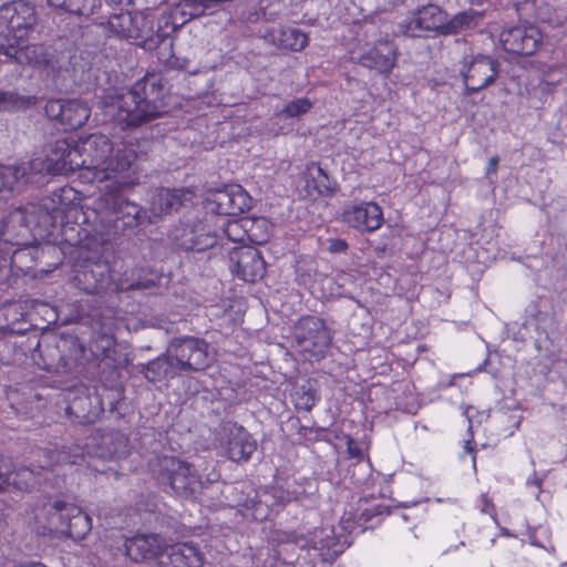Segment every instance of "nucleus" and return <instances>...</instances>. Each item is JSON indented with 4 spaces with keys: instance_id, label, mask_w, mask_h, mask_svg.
<instances>
[{
    "instance_id": "nucleus-35",
    "label": "nucleus",
    "mask_w": 567,
    "mask_h": 567,
    "mask_svg": "<svg viewBox=\"0 0 567 567\" xmlns=\"http://www.w3.org/2000/svg\"><path fill=\"white\" fill-rule=\"evenodd\" d=\"M25 173L24 167L0 165V194L12 192Z\"/></svg>"
},
{
    "instance_id": "nucleus-19",
    "label": "nucleus",
    "mask_w": 567,
    "mask_h": 567,
    "mask_svg": "<svg viewBox=\"0 0 567 567\" xmlns=\"http://www.w3.org/2000/svg\"><path fill=\"white\" fill-rule=\"evenodd\" d=\"M0 53L13 59L21 65H30L35 69H44L49 64L48 52L41 44H27V40L20 44L16 42H0Z\"/></svg>"
},
{
    "instance_id": "nucleus-25",
    "label": "nucleus",
    "mask_w": 567,
    "mask_h": 567,
    "mask_svg": "<svg viewBox=\"0 0 567 567\" xmlns=\"http://www.w3.org/2000/svg\"><path fill=\"white\" fill-rule=\"evenodd\" d=\"M218 235L199 223L183 230L179 246L185 250L204 251L215 246Z\"/></svg>"
},
{
    "instance_id": "nucleus-9",
    "label": "nucleus",
    "mask_w": 567,
    "mask_h": 567,
    "mask_svg": "<svg viewBox=\"0 0 567 567\" xmlns=\"http://www.w3.org/2000/svg\"><path fill=\"white\" fill-rule=\"evenodd\" d=\"M48 528L80 542L90 533L92 520L80 507L56 502L49 511Z\"/></svg>"
},
{
    "instance_id": "nucleus-36",
    "label": "nucleus",
    "mask_w": 567,
    "mask_h": 567,
    "mask_svg": "<svg viewBox=\"0 0 567 567\" xmlns=\"http://www.w3.org/2000/svg\"><path fill=\"white\" fill-rule=\"evenodd\" d=\"M34 103L31 96H20L13 92L0 91V109L3 111L24 110Z\"/></svg>"
},
{
    "instance_id": "nucleus-4",
    "label": "nucleus",
    "mask_w": 567,
    "mask_h": 567,
    "mask_svg": "<svg viewBox=\"0 0 567 567\" xmlns=\"http://www.w3.org/2000/svg\"><path fill=\"white\" fill-rule=\"evenodd\" d=\"M24 219L22 210H17L3 221L0 231V268L10 266L23 271L32 267L31 249L17 237L24 236L28 227L21 225Z\"/></svg>"
},
{
    "instance_id": "nucleus-52",
    "label": "nucleus",
    "mask_w": 567,
    "mask_h": 567,
    "mask_svg": "<svg viewBox=\"0 0 567 567\" xmlns=\"http://www.w3.org/2000/svg\"><path fill=\"white\" fill-rule=\"evenodd\" d=\"M475 461H476V457L475 455H473V465L475 466Z\"/></svg>"
},
{
    "instance_id": "nucleus-32",
    "label": "nucleus",
    "mask_w": 567,
    "mask_h": 567,
    "mask_svg": "<svg viewBox=\"0 0 567 567\" xmlns=\"http://www.w3.org/2000/svg\"><path fill=\"white\" fill-rule=\"evenodd\" d=\"M478 18H481V14L474 10L462 11L452 19L446 18L444 35L456 34L465 28H470Z\"/></svg>"
},
{
    "instance_id": "nucleus-16",
    "label": "nucleus",
    "mask_w": 567,
    "mask_h": 567,
    "mask_svg": "<svg viewBox=\"0 0 567 567\" xmlns=\"http://www.w3.org/2000/svg\"><path fill=\"white\" fill-rule=\"evenodd\" d=\"M231 270L243 280L255 282L266 272V264L261 254L251 246L234 248L230 252Z\"/></svg>"
},
{
    "instance_id": "nucleus-3",
    "label": "nucleus",
    "mask_w": 567,
    "mask_h": 567,
    "mask_svg": "<svg viewBox=\"0 0 567 567\" xmlns=\"http://www.w3.org/2000/svg\"><path fill=\"white\" fill-rule=\"evenodd\" d=\"M148 466L153 477L159 484L169 486L177 495L192 496L203 487L196 471L175 456H156L150 461Z\"/></svg>"
},
{
    "instance_id": "nucleus-7",
    "label": "nucleus",
    "mask_w": 567,
    "mask_h": 567,
    "mask_svg": "<svg viewBox=\"0 0 567 567\" xmlns=\"http://www.w3.org/2000/svg\"><path fill=\"white\" fill-rule=\"evenodd\" d=\"M167 357L178 371H200L213 361L208 343L195 337L174 339L167 348Z\"/></svg>"
},
{
    "instance_id": "nucleus-42",
    "label": "nucleus",
    "mask_w": 567,
    "mask_h": 567,
    "mask_svg": "<svg viewBox=\"0 0 567 567\" xmlns=\"http://www.w3.org/2000/svg\"><path fill=\"white\" fill-rule=\"evenodd\" d=\"M12 471V460L0 454V489L9 486V475Z\"/></svg>"
},
{
    "instance_id": "nucleus-46",
    "label": "nucleus",
    "mask_w": 567,
    "mask_h": 567,
    "mask_svg": "<svg viewBox=\"0 0 567 567\" xmlns=\"http://www.w3.org/2000/svg\"><path fill=\"white\" fill-rule=\"evenodd\" d=\"M348 249V244L343 239H331L329 241L330 252H343Z\"/></svg>"
},
{
    "instance_id": "nucleus-50",
    "label": "nucleus",
    "mask_w": 567,
    "mask_h": 567,
    "mask_svg": "<svg viewBox=\"0 0 567 567\" xmlns=\"http://www.w3.org/2000/svg\"><path fill=\"white\" fill-rule=\"evenodd\" d=\"M473 4H481L483 3L485 0H470Z\"/></svg>"
},
{
    "instance_id": "nucleus-40",
    "label": "nucleus",
    "mask_w": 567,
    "mask_h": 567,
    "mask_svg": "<svg viewBox=\"0 0 567 567\" xmlns=\"http://www.w3.org/2000/svg\"><path fill=\"white\" fill-rule=\"evenodd\" d=\"M74 280L81 286V289L87 293L97 292L100 286L92 270H84L74 276Z\"/></svg>"
},
{
    "instance_id": "nucleus-2",
    "label": "nucleus",
    "mask_w": 567,
    "mask_h": 567,
    "mask_svg": "<svg viewBox=\"0 0 567 567\" xmlns=\"http://www.w3.org/2000/svg\"><path fill=\"white\" fill-rule=\"evenodd\" d=\"M164 86L161 79L146 75L137 81L130 91L107 95L104 101L105 113L121 125L137 126L161 114Z\"/></svg>"
},
{
    "instance_id": "nucleus-22",
    "label": "nucleus",
    "mask_w": 567,
    "mask_h": 567,
    "mask_svg": "<svg viewBox=\"0 0 567 567\" xmlns=\"http://www.w3.org/2000/svg\"><path fill=\"white\" fill-rule=\"evenodd\" d=\"M190 193L184 189H157L153 194L150 204V216L157 218L183 206L189 200Z\"/></svg>"
},
{
    "instance_id": "nucleus-6",
    "label": "nucleus",
    "mask_w": 567,
    "mask_h": 567,
    "mask_svg": "<svg viewBox=\"0 0 567 567\" xmlns=\"http://www.w3.org/2000/svg\"><path fill=\"white\" fill-rule=\"evenodd\" d=\"M78 141L58 140L43 154H39L29 162L30 171L35 174H68L79 168Z\"/></svg>"
},
{
    "instance_id": "nucleus-47",
    "label": "nucleus",
    "mask_w": 567,
    "mask_h": 567,
    "mask_svg": "<svg viewBox=\"0 0 567 567\" xmlns=\"http://www.w3.org/2000/svg\"><path fill=\"white\" fill-rule=\"evenodd\" d=\"M498 156H493L489 158L488 164L486 166V176L494 175L498 168Z\"/></svg>"
},
{
    "instance_id": "nucleus-38",
    "label": "nucleus",
    "mask_w": 567,
    "mask_h": 567,
    "mask_svg": "<svg viewBox=\"0 0 567 567\" xmlns=\"http://www.w3.org/2000/svg\"><path fill=\"white\" fill-rule=\"evenodd\" d=\"M312 107V102L307 97L296 99L289 102L280 112V117H297L309 112Z\"/></svg>"
},
{
    "instance_id": "nucleus-18",
    "label": "nucleus",
    "mask_w": 567,
    "mask_h": 567,
    "mask_svg": "<svg viewBox=\"0 0 567 567\" xmlns=\"http://www.w3.org/2000/svg\"><path fill=\"white\" fill-rule=\"evenodd\" d=\"M467 94L478 92L492 84L497 76L496 62L486 55L475 56L462 71Z\"/></svg>"
},
{
    "instance_id": "nucleus-27",
    "label": "nucleus",
    "mask_w": 567,
    "mask_h": 567,
    "mask_svg": "<svg viewBox=\"0 0 567 567\" xmlns=\"http://www.w3.org/2000/svg\"><path fill=\"white\" fill-rule=\"evenodd\" d=\"M306 185L318 195H332L336 192V185L330 181L327 172L316 163L307 166Z\"/></svg>"
},
{
    "instance_id": "nucleus-17",
    "label": "nucleus",
    "mask_w": 567,
    "mask_h": 567,
    "mask_svg": "<svg viewBox=\"0 0 567 567\" xmlns=\"http://www.w3.org/2000/svg\"><path fill=\"white\" fill-rule=\"evenodd\" d=\"M398 60V49L390 40H378L357 59V62L380 74H390Z\"/></svg>"
},
{
    "instance_id": "nucleus-30",
    "label": "nucleus",
    "mask_w": 567,
    "mask_h": 567,
    "mask_svg": "<svg viewBox=\"0 0 567 567\" xmlns=\"http://www.w3.org/2000/svg\"><path fill=\"white\" fill-rule=\"evenodd\" d=\"M246 226V217H241L239 219H226L221 225V231L229 241L243 244V246H248Z\"/></svg>"
},
{
    "instance_id": "nucleus-23",
    "label": "nucleus",
    "mask_w": 567,
    "mask_h": 567,
    "mask_svg": "<svg viewBox=\"0 0 567 567\" xmlns=\"http://www.w3.org/2000/svg\"><path fill=\"white\" fill-rule=\"evenodd\" d=\"M257 443L241 426H235L229 431L226 441V454L234 462H246L256 451Z\"/></svg>"
},
{
    "instance_id": "nucleus-11",
    "label": "nucleus",
    "mask_w": 567,
    "mask_h": 567,
    "mask_svg": "<svg viewBox=\"0 0 567 567\" xmlns=\"http://www.w3.org/2000/svg\"><path fill=\"white\" fill-rule=\"evenodd\" d=\"M251 207V197L238 184L226 185L221 189L210 192L206 198L209 213L220 216H236Z\"/></svg>"
},
{
    "instance_id": "nucleus-26",
    "label": "nucleus",
    "mask_w": 567,
    "mask_h": 567,
    "mask_svg": "<svg viewBox=\"0 0 567 567\" xmlns=\"http://www.w3.org/2000/svg\"><path fill=\"white\" fill-rule=\"evenodd\" d=\"M51 205L44 204L49 214L56 218L59 214L65 215L81 202V195L71 186H63L54 190L50 197Z\"/></svg>"
},
{
    "instance_id": "nucleus-20",
    "label": "nucleus",
    "mask_w": 567,
    "mask_h": 567,
    "mask_svg": "<svg viewBox=\"0 0 567 567\" xmlns=\"http://www.w3.org/2000/svg\"><path fill=\"white\" fill-rule=\"evenodd\" d=\"M125 553L127 557L136 563H148L163 554L164 544L162 538L155 534L135 535L125 540Z\"/></svg>"
},
{
    "instance_id": "nucleus-29",
    "label": "nucleus",
    "mask_w": 567,
    "mask_h": 567,
    "mask_svg": "<svg viewBox=\"0 0 567 567\" xmlns=\"http://www.w3.org/2000/svg\"><path fill=\"white\" fill-rule=\"evenodd\" d=\"M248 243L261 245L268 241L271 224L265 217H246Z\"/></svg>"
},
{
    "instance_id": "nucleus-10",
    "label": "nucleus",
    "mask_w": 567,
    "mask_h": 567,
    "mask_svg": "<svg viewBox=\"0 0 567 567\" xmlns=\"http://www.w3.org/2000/svg\"><path fill=\"white\" fill-rule=\"evenodd\" d=\"M124 189H117L116 185L109 184L104 195L100 199V206L107 210L113 217L110 221L122 220L123 227H134L143 223H154L155 219L148 215V213L140 205L130 202L127 198L121 196V192Z\"/></svg>"
},
{
    "instance_id": "nucleus-33",
    "label": "nucleus",
    "mask_w": 567,
    "mask_h": 567,
    "mask_svg": "<svg viewBox=\"0 0 567 567\" xmlns=\"http://www.w3.org/2000/svg\"><path fill=\"white\" fill-rule=\"evenodd\" d=\"M37 476L38 474L30 467H19L16 470L12 465L9 485H12L18 491H28L38 483Z\"/></svg>"
},
{
    "instance_id": "nucleus-41",
    "label": "nucleus",
    "mask_w": 567,
    "mask_h": 567,
    "mask_svg": "<svg viewBox=\"0 0 567 567\" xmlns=\"http://www.w3.org/2000/svg\"><path fill=\"white\" fill-rule=\"evenodd\" d=\"M75 3L80 10L70 11V13L87 18L93 17L100 8V0H76Z\"/></svg>"
},
{
    "instance_id": "nucleus-28",
    "label": "nucleus",
    "mask_w": 567,
    "mask_h": 567,
    "mask_svg": "<svg viewBox=\"0 0 567 567\" xmlns=\"http://www.w3.org/2000/svg\"><path fill=\"white\" fill-rule=\"evenodd\" d=\"M259 499L258 504L255 506V518L256 519H265L269 514V507L275 504H285L291 502L295 498V494L290 492H284L279 489H275L274 494H269L265 492Z\"/></svg>"
},
{
    "instance_id": "nucleus-31",
    "label": "nucleus",
    "mask_w": 567,
    "mask_h": 567,
    "mask_svg": "<svg viewBox=\"0 0 567 567\" xmlns=\"http://www.w3.org/2000/svg\"><path fill=\"white\" fill-rule=\"evenodd\" d=\"M315 545L318 549H327L333 555H339L343 551V544L336 536L334 528L332 527L320 529L315 536Z\"/></svg>"
},
{
    "instance_id": "nucleus-37",
    "label": "nucleus",
    "mask_w": 567,
    "mask_h": 567,
    "mask_svg": "<svg viewBox=\"0 0 567 567\" xmlns=\"http://www.w3.org/2000/svg\"><path fill=\"white\" fill-rule=\"evenodd\" d=\"M184 6L190 10V18H200L215 12L220 3L218 0H184Z\"/></svg>"
},
{
    "instance_id": "nucleus-49",
    "label": "nucleus",
    "mask_w": 567,
    "mask_h": 567,
    "mask_svg": "<svg viewBox=\"0 0 567 567\" xmlns=\"http://www.w3.org/2000/svg\"><path fill=\"white\" fill-rule=\"evenodd\" d=\"M141 284L140 282H136V284H132L130 285L126 289H140L141 288Z\"/></svg>"
},
{
    "instance_id": "nucleus-5",
    "label": "nucleus",
    "mask_w": 567,
    "mask_h": 567,
    "mask_svg": "<svg viewBox=\"0 0 567 567\" xmlns=\"http://www.w3.org/2000/svg\"><path fill=\"white\" fill-rule=\"evenodd\" d=\"M110 33L120 39H131L147 50L162 41L159 30L154 29V17L144 12H121L113 14L106 22Z\"/></svg>"
},
{
    "instance_id": "nucleus-1",
    "label": "nucleus",
    "mask_w": 567,
    "mask_h": 567,
    "mask_svg": "<svg viewBox=\"0 0 567 567\" xmlns=\"http://www.w3.org/2000/svg\"><path fill=\"white\" fill-rule=\"evenodd\" d=\"M80 178L87 183L111 181L117 189L134 187L140 182L137 153L124 142L106 135L91 134L79 138Z\"/></svg>"
},
{
    "instance_id": "nucleus-13",
    "label": "nucleus",
    "mask_w": 567,
    "mask_h": 567,
    "mask_svg": "<svg viewBox=\"0 0 567 567\" xmlns=\"http://www.w3.org/2000/svg\"><path fill=\"white\" fill-rule=\"evenodd\" d=\"M446 13L435 4H427L399 23V33L417 37L422 31L444 34Z\"/></svg>"
},
{
    "instance_id": "nucleus-44",
    "label": "nucleus",
    "mask_w": 567,
    "mask_h": 567,
    "mask_svg": "<svg viewBox=\"0 0 567 567\" xmlns=\"http://www.w3.org/2000/svg\"><path fill=\"white\" fill-rule=\"evenodd\" d=\"M52 456H55L56 461L60 463H69V464H78L80 460H82V453L71 454L66 451H56Z\"/></svg>"
},
{
    "instance_id": "nucleus-14",
    "label": "nucleus",
    "mask_w": 567,
    "mask_h": 567,
    "mask_svg": "<svg viewBox=\"0 0 567 567\" xmlns=\"http://www.w3.org/2000/svg\"><path fill=\"white\" fill-rule=\"evenodd\" d=\"M342 219L361 233H374L383 225V209L374 202H355L344 207Z\"/></svg>"
},
{
    "instance_id": "nucleus-45",
    "label": "nucleus",
    "mask_w": 567,
    "mask_h": 567,
    "mask_svg": "<svg viewBox=\"0 0 567 567\" xmlns=\"http://www.w3.org/2000/svg\"><path fill=\"white\" fill-rule=\"evenodd\" d=\"M75 1L76 0H48V4L55 9H60L62 11L70 13V11L80 10Z\"/></svg>"
},
{
    "instance_id": "nucleus-34",
    "label": "nucleus",
    "mask_w": 567,
    "mask_h": 567,
    "mask_svg": "<svg viewBox=\"0 0 567 567\" xmlns=\"http://www.w3.org/2000/svg\"><path fill=\"white\" fill-rule=\"evenodd\" d=\"M176 367L172 365L171 360L167 357V353L163 358H157L156 360L151 361L146 369L145 375L148 380L155 382L161 378H168L175 373Z\"/></svg>"
},
{
    "instance_id": "nucleus-15",
    "label": "nucleus",
    "mask_w": 567,
    "mask_h": 567,
    "mask_svg": "<svg viewBox=\"0 0 567 567\" xmlns=\"http://www.w3.org/2000/svg\"><path fill=\"white\" fill-rule=\"evenodd\" d=\"M543 40L540 30L535 25H517L504 30L499 41L507 52L520 55H532Z\"/></svg>"
},
{
    "instance_id": "nucleus-51",
    "label": "nucleus",
    "mask_w": 567,
    "mask_h": 567,
    "mask_svg": "<svg viewBox=\"0 0 567 567\" xmlns=\"http://www.w3.org/2000/svg\"><path fill=\"white\" fill-rule=\"evenodd\" d=\"M75 402L68 406V411H73L75 409Z\"/></svg>"
},
{
    "instance_id": "nucleus-8",
    "label": "nucleus",
    "mask_w": 567,
    "mask_h": 567,
    "mask_svg": "<svg viewBox=\"0 0 567 567\" xmlns=\"http://www.w3.org/2000/svg\"><path fill=\"white\" fill-rule=\"evenodd\" d=\"M298 350L308 359L323 358L331 346L332 337L326 322L313 316L302 317L295 327Z\"/></svg>"
},
{
    "instance_id": "nucleus-48",
    "label": "nucleus",
    "mask_w": 567,
    "mask_h": 567,
    "mask_svg": "<svg viewBox=\"0 0 567 567\" xmlns=\"http://www.w3.org/2000/svg\"><path fill=\"white\" fill-rule=\"evenodd\" d=\"M464 450H465V452H466V453H468V454H473V453H474V449H473V446H472V441H471V440H468V441H466V442H465Z\"/></svg>"
},
{
    "instance_id": "nucleus-12",
    "label": "nucleus",
    "mask_w": 567,
    "mask_h": 567,
    "mask_svg": "<svg viewBox=\"0 0 567 567\" xmlns=\"http://www.w3.org/2000/svg\"><path fill=\"white\" fill-rule=\"evenodd\" d=\"M45 113L59 121L65 128L76 130L82 127L91 115V106L81 99L51 100L45 104Z\"/></svg>"
},
{
    "instance_id": "nucleus-24",
    "label": "nucleus",
    "mask_w": 567,
    "mask_h": 567,
    "mask_svg": "<svg viewBox=\"0 0 567 567\" xmlns=\"http://www.w3.org/2000/svg\"><path fill=\"white\" fill-rule=\"evenodd\" d=\"M265 38L277 48L293 52L302 51L309 43L307 33L292 27L271 28Z\"/></svg>"
},
{
    "instance_id": "nucleus-39",
    "label": "nucleus",
    "mask_w": 567,
    "mask_h": 567,
    "mask_svg": "<svg viewBox=\"0 0 567 567\" xmlns=\"http://www.w3.org/2000/svg\"><path fill=\"white\" fill-rule=\"evenodd\" d=\"M292 400L297 409L310 411L316 404V394L310 388L302 385L295 390Z\"/></svg>"
},
{
    "instance_id": "nucleus-53",
    "label": "nucleus",
    "mask_w": 567,
    "mask_h": 567,
    "mask_svg": "<svg viewBox=\"0 0 567 567\" xmlns=\"http://www.w3.org/2000/svg\"><path fill=\"white\" fill-rule=\"evenodd\" d=\"M561 567H567V565H563Z\"/></svg>"
},
{
    "instance_id": "nucleus-43",
    "label": "nucleus",
    "mask_w": 567,
    "mask_h": 567,
    "mask_svg": "<svg viewBox=\"0 0 567 567\" xmlns=\"http://www.w3.org/2000/svg\"><path fill=\"white\" fill-rule=\"evenodd\" d=\"M347 441V452L351 458H355L358 461H361L364 456L363 449L361 447L360 443H358L355 440H353L351 436H346Z\"/></svg>"
},
{
    "instance_id": "nucleus-21",
    "label": "nucleus",
    "mask_w": 567,
    "mask_h": 567,
    "mask_svg": "<svg viewBox=\"0 0 567 567\" xmlns=\"http://www.w3.org/2000/svg\"><path fill=\"white\" fill-rule=\"evenodd\" d=\"M161 567H203L204 556L193 543H179L166 548Z\"/></svg>"
}]
</instances>
